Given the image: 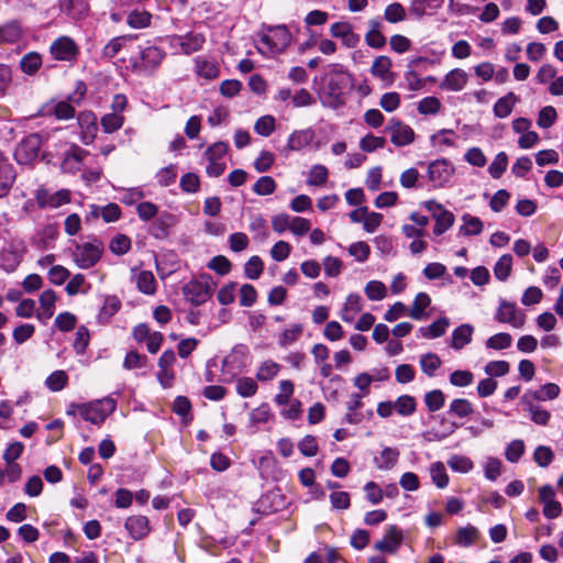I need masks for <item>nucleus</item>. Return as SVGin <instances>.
<instances>
[{"mask_svg":"<svg viewBox=\"0 0 563 563\" xmlns=\"http://www.w3.org/2000/svg\"><path fill=\"white\" fill-rule=\"evenodd\" d=\"M467 81V73L462 68H454L445 75L440 88L449 91H460L466 86Z\"/></svg>","mask_w":563,"mask_h":563,"instance_id":"obj_20","label":"nucleus"},{"mask_svg":"<svg viewBox=\"0 0 563 563\" xmlns=\"http://www.w3.org/2000/svg\"><path fill=\"white\" fill-rule=\"evenodd\" d=\"M393 62L390 57L380 55L377 56L371 66V74L379 79L385 86H390L395 80V74L391 70Z\"/></svg>","mask_w":563,"mask_h":563,"instance_id":"obj_15","label":"nucleus"},{"mask_svg":"<svg viewBox=\"0 0 563 563\" xmlns=\"http://www.w3.org/2000/svg\"><path fill=\"white\" fill-rule=\"evenodd\" d=\"M246 365V351L244 346H236L223 360V373L228 372L230 377L241 373Z\"/></svg>","mask_w":563,"mask_h":563,"instance_id":"obj_18","label":"nucleus"},{"mask_svg":"<svg viewBox=\"0 0 563 563\" xmlns=\"http://www.w3.org/2000/svg\"><path fill=\"white\" fill-rule=\"evenodd\" d=\"M333 37L341 40L342 44L349 48H354L361 41L358 34L353 30L349 22H335L330 27Z\"/></svg>","mask_w":563,"mask_h":563,"instance_id":"obj_14","label":"nucleus"},{"mask_svg":"<svg viewBox=\"0 0 563 563\" xmlns=\"http://www.w3.org/2000/svg\"><path fill=\"white\" fill-rule=\"evenodd\" d=\"M431 298L426 292H419L413 299V303L408 311V316L415 320H422L424 318V310L430 306Z\"/></svg>","mask_w":563,"mask_h":563,"instance_id":"obj_32","label":"nucleus"},{"mask_svg":"<svg viewBox=\"0 0 563 563\" xmlns=\"http://www.w3.org/2000/svg\"><path fill=\"white\" fill-rule=\"evenodd\" d=\"M329 172L323 165H314L309 172L308 175V185L310 186H321L328 179Z\"/></svg>","mask_w":563,"mask_h":563,"instance_id":"obj_60","label":"nucleus"},{"mask_svg":"<svg viewBox=\"0 0 563 563\" xmlns=\"http://www.w3.org/2000/svg\"><path fill=\"white\" fill-rule=\"evenodd\" d=\"M560 387L556 384L548 383L541 387L540 390L533 393H527L523 396V401L529 402L530 398L536 400H551L559 396Z\"/></svg>","mask_w":563,"mask_h":563,"instance_id":"obj_30","label":"nucleus"},{"mask_svg":"<svg viewBox=\"0 0 563 563\" xmlns=\"http://www.w3.org/2000/svg\"><path fill=\"white\" fill-rule=\"evenodd\" d=\"M450 412L464 418L473 413V406L467 399H454L450 405Z\"/></svg>","mask_w":563,"mask_h":563,"instance_id":"obj_63","label":"nucleus"},{"mask_svg":"<svg viewBox=\"0 0 563 563\" xmlns=\"http://www.w3.org/2000/svg\"><path fill=\"white\" fill-rule=\"evenodd\" d=\"M430 475L433 484L439 488H445L449 485V475L442 462H434L430 466Z\"/></svg>","mask_w":563,"mask_h":563,"instance_id":"obj_42","label":"nucleus"},{"mask_svg":"<svg viewBox=\"0 0 563 563\" xmlns=\"http://www.w3.org/2000/svg\"><path fill=\"white\" fill-rule=\"evenodd\" d=\"M496 319L501 323H508L512 328H522L526 314L515 303L503 300L496 311Z\"/></svg>","mask_w":563,"mask_h":563,"instance_id":"obj_12","label":"nucleus"},{"mask_svg":"<svg viewBox=\"0 0 563 563\" xmlns=\"http://www.w3.org/2000/svg\"><path fill=\"white\" fill-rule=\"evenodd\" d=\"M78 123L81 130V142L86 145L91 144L98 132L96 115L92 112H82L78 115Z\"/></svg>","mask_w":563,"mask_h":563,"instance_id":"obj_19","label":"nucleus"},{"mask_svg":"<svg viewBox=\"0 0 563 563\" xmlns=\"http://www.w3.org/2000/svg\"><path fill=\"white\" fill-rule=\"evenodd\" d=\"M474 327L470 323H464L455 328L451 335L450 346L456 351L462 350L472 342Z\"/></svg>","mask_w":563,"mask_h":563,"instance_id":"obj_24","label":"nucleus"},{"mask_svg":"<svg viewBox=\"0 0 563 563\" xmlns=\"http://www.w3.org/2000/svg\"><path fill=\"white\" fill-rule=\"evenodd\" d=\"M103 254V244L95 239L90 242L77 244L73 251V260L81 269L93 267Z\"/></svg>","mask_w":563,"mask_h":563,"instance_id":"obj_4","label":"nucleus"},{"mask_svg":"<svg viewBox=\"0 0 563 563\" xmlns=\"http://www.w3.org/2000/svg\"><path fill=\"white\" fill-rule=\"evenodd\" d=\"M205 42V36L195 32L187 33L186 35H174L169 38L170 47L174 48L176 53L185 55L200 51Z\"/></svg>","mask_w":563,"mask_h":563,"instance_id":"obj_9","label":"nucleus"},{"mask_svg":"<svg viewBox=\"0 0 563 563\" xmlns=\"http://www.w3.org/2000/svg\"><path fill=\"white\" fill-rule=\"evenodd\" d=\"M399 457V451L393 448H385L379 456L375 457V464L379 470L393 468Z\"/></svg>","mask_w":563,"mask_h":563,"instance_id":"obj_33","label":"nucleus"},{"mask_svg":"<svg viewBox=\"0 0 563 563\" xmlns=\"http://www.w3.org/2000/svg\"><path fill=\"white\" fill-rule=\"evenodd\" d=\"M280 371V365L273 360L262 362L257 369L255 377L258 382H269L274 379Z\"/></svg>","mask_w":563,"mask_h":563,"instance_id":"obj_29","label":"nucleus"},{"mask_svg":"<svg viewBox=\"0 0 563 563\" xmlns=\"http://www.w3.org/2000/svg\"><path fill=\"white\" fill-rule=\"evenodd\" d=\"M427 174L434 188H443L452 180L455 167L450 161L440 158L428 164Z\"/></svg>","mask_w":563,"mask_h":563,"instance_id":"obj_6","label":"nucleus"},{"mask_svg":"<svg viewBox=\"0 0 563 563\" xmlns=\"http://www.w3.org/2000/svg\"><path fill=\"white\" fill-rule=\"evenodd\" d=\"M14 180V168L0 152V198L9 194Z\"/></svg>","mask_w":563,"mask_h":563,"instance_id":"obj_22","label":"nucleus"},{"mask_svg":"<svg viewBox=\"0 0 563 563\" xmlns=\"http://www.w3.org/2000/svg\"><path fill=\"white\" fill-rule=\"evenodd\" d=\"M42 66V56L36 52L25 54L20 60L23 73L34 75Z\"/></svg>","mask_w":563,"mask_h":563,"instance_id":"obj_36","label":"nucleus"},{"mask_svg":"<svg viewBox=\"0 0 563 563\" xmlns=\"http://www.w3.org/2000/svg\"><path fill=\"white\" fill-rule=\"evenodd\" d=\"M435 225L433 232L435 235L443 234L449 228L453 225L454 216L452 212L445 210L440 213H435Z\"/></svg>","mask_w":563,"mask_h":563,"instance_id":"obj_53","label":"nucleus"},{"mask_svg":"<svg viewBox=\"0 0 563 563\" xmlns=\"http://www.w3.org/2000/svg\"><path fill=\"white\" fill-rule=\"evenodd\" d=\"M115 409V401L110 398L84 404L79 407V413L84 420L99 424Z\"/></svg>","mask_w":563,"mask_h":563,"instance_id":"obj_5","label":"nucleus"},{"mask_svg":"<svg viewBox=\"0 0 563 563\" xmlns=\"http://www.w3.org/2000/svg\"><path fill=\"white\" fill-rule=\"evenodd\" d=\"M21 27L16 23H8L0 26V45L12 44L20 40Z\"/></svg>","mask_w":563,"mask_h":563,"instance_id":"obj_41","label":"nucleus"},{"mask_svg":"<svg viewBox=\"0 0 563 563\" xmlns=\"http://www.w3.org/2000/svg\"><path fill=\"white\" fill-rule=\"evenodd\" d=\"M131 239L128 235L118 234L111 240L109 249L115 255H123L131 250Z\"/></svg>","mask_w":563,"mask_h":563,"instance_id":"obj_54","label":"nucleus"},{"mask_svg":"<svg viewBox=\"0 0 563 563\" xmlns=\"http://www.w3.org/2000/svg\"><path fill=\"white\" fill-rule=\"evenodd\" d=\"M214 287L211 276L202 274L184 285L183 295L191 305L200 306L208 301Z\"/></svg>","mask_w":563,"mask_h":563,"instance_id":"obj_2","label":"nucleus"},{"mask_svg":"<svg viewBox=\"0 0 563 563\" xmlns=\"http://www.w3.org/2000/svg\"><path fill=\"white\" fill-rule=\"evenodd\" d=\"M254 130L262 136H269L275 130V118L273 115L261 117L255 122Z\"/></svg>","mask_w":563,"mask_h":563,"instance_id":"obj_62","label":"nucleus"},{"mask_svg":"<svg viewBox=\"0 0 563 563\" xmlns=\"http://www.w3.org/2000/svg\"><path fill=\"white\" fill-rule=\"evenodd\" d=\"M54 59L62 62H73L79 54V49L73 38L60 36L56 38L49 47Z\"/></svg>","mask_w":563,"mask_h":563,"instance_id":"obj_11","label":"nucleus"},{"mask_svg":"<svg viewBox=\"0 0 563 563\" xmlns=\"http://www.w3.org/2000/svg\"><path fill=\"white\" fill-rule=\"evenodd\" d=\"M59 7L74 19L82 16L87 10L82 0H59Z\"/></svg>","mask_w":563,"mask_h":563,"instance_id":"obj_43","label":"nucleus"},{"mask_svg":"<svg viewBox=\"0 0 563 563\" xmlns=\"http://www.w3.org/2000/svg\"><path fill=\"white\" fill-rule=\"evenodd\" d=\"M42 136L40 134H30L18 145L14 152V158L18 164H31L38 156L42 146Z\"/></svg>","mask_w":563,"mask_h":563,"instance_id":"obj_8","label":"nucleus"},{"mask_svg":"<svg viewBox=\"0 0 563 563\" xmlns=\"http://www.w3.org/2000/svg\"><path fill=\"white\" fill-rule=\"evenodd\" d=\"M264 269L263 261L260 256H252L245 263L244 273L250 279H257Z\"/></svg>","mask_w":563,"mask_h":563,"instance_id":"obj_58","label":"nucleus"},{"mask_svg":"<svg viewBox=\"0 0 563 563\" xmlns=\"http://www.w3.org/2000/svg\"><path fill=\"white\" fill-rule=\"evenodd\" d=\"M276 181L271 176H262L253 186V191L258 196H267L275 191Z\"/></svg>","mask_w":563,"mask_h":563,"instance_id":"obj_57","label":"nucleus"},{"mask_svg":"<svg viewBox=\"0 0 563 563\" xmlns=\"http://www.w3.org/2000/svg\"><path fill=\"white\" fill-rule=\"evenodd\" d=\"M511 268L512 256L510 254H504L494 266V275L498 280L505 282L510 276Z\"/></svg>","mask_w":563,"mask_h":563,"instance_id":"obj_40","label":"nucleus"},{"mask_svg":"<svg viewBox=\"0 0 563 563\" xmlns=\"http://www.w3.org/2000/svg\"><path fill=\"white\" fill-rule=\"evenodd\" d=\"M362 310V299L357 294H350L346 297L345 303L340 313L341 319L345 322H352L356 316Z\"/></svg>","mask_w":563,"mask_h":563,"instance_id":"obj_26","label":"nucleus"},{"mask_svg":"<svg viewBox=\"0 0 563 563\" xmlns=\"http://www.w3.org/2000/svg\"><path fill=\"white\" fill-rule=\"evenodd\" d=\"M57 297L55 291L48 289L41 294L40 296V309L36 312V318L46 323L48 319H51L55 312V303Z\"/></svg>","mask_w":563,"mask_h":563,"instance_id":"obj_23","label":"nucleus"},{"mask_svg":"<svg viewBox=\"0 0 563 563\" xmlns=\"http://www.w3.org/2000/svg\"><path fill=\"white\" fill-rule=\"evenodd\" d=\"M228 152V144L224 142H217L210 145L205 152V158L208 161L206 172L211 177H219L225 170V163L223 161Z\"/></svg>","mask_w":563,"mask_h":563,"instance_id":"obj_7","label":"nucleus"},{"mask_svg":"<svg viewBox=\"0 0 563 563\" xmlns=\"http://www.w3.org/2000/svg\"><path fill=\"white\" fill-rule=\"evenodd\" d=\"M313 137L314 133L310 129L295 131L289 135L287 146L291 151H300L308 146Z\"/></svg>","mask_w":563,"mask_h":563,"instance_id":"obj_25","label":"nucleus"},{"mask_svg":"<svg viewBox=\"0 0 563 563\" xmlns=\"http://www.w3.org/2000/svg\"><path fill=\"white\" fill-rule=\"evenodd\" d=\"M517 101V96L514 92H508L506 96L498 99L495 103V115L500 119L507 118L511 113Z\"/></svg>","mask_w":563,"mask_h":563,"instance_id":"obj_31","label":"nucleus"},{"mask_svg":"<svg viewBox=\"0 0 563 563\" xmlns=\"http://www.w3.org/2000/svg\"><path fill=\"white\" fill-rule=\"evenodd\" d=\"M292 35L288 27L284 24L267 26L261 35L257 51L262 55L274 56L285 52L290 45Z\"/></svg>","mask_w":563,"mask_h":563,"instance_id":"obj_1","label":"nucleus"},{"mask_svg":"<svg viewBox=\"0 0 563 563\" xmlns=\"http://www.w3.org/2000/svg\"><path fill=\"white\" fill-rule=\"evenodd\" d=\"M508 157L505 152L498 153L488 167V172L493 178H499L506 170Z\"/></svg>","mask_w":563,"mask_h":563,"instance_id":"obj_59","label":"nucleus"},{"mask_svg":"<svg viewBox=\"0 0 563 563\" xmlns=\"http://www.w3.org/2000/svg\"><path fill=\"white\" fill-rule=\"evenodd\" d=\"M303 327L300 323H294L289 328L285 329L278 336V344L283 347H287L294 344L301 335Z\"/></svg>","mask_w":563,"mask_h":563,"instance_id":"obj_38","label":"nucleus"},{"mask_svg":"<svg viewBox=\"0 0 563 563\" xmlns=\"http://www.w3.org/2000/svg\"><path fill=\"white\" fill-rule=\"evenodd\" d=\"M448 465L452 471L459 473H468L474 467V463L470 457L459 454L452 455L448 460Z\"/></svg>","mask_w":563,"mask_h":563,"instance_id":"obj_48","label":"nucleus"},{"mask_svg":"<svg viewBox=\"0 0 563 563\" xmlns=\"http://www.w3.org/2000/svg\"><path fill=\"white\" fill-rule=\"evenodd\" d=\"M386 144V140L382 136H376L372 133L366 134L360 141V148L366 153H373L376 150L383 148Z\"/></svg>","mask_w":563,"mask_h":563,"instance_id":"obj_50","label":"nucleus"},{"mask_svg":"<svg viewBox=\"0 0 563 563\" xmlns=\"http://www.w3.org/2000/svg\"><path fill=\"white\" fill-rule=\"evenodd\" d=\"M124 117L120 113H107L101 118V126L106 133H113L122 128Z\"/></svg>","mask_w":563,"mask_h":563,"instance_id":"obj_44","label":"nucleus"},{"mask_svg":"<svg viewBox=\"0 0 563 563\" xmlns=\"http://www.w3.org/2000/svg\"><path fill=\"white\" fill-rule=\"evenodd\" d=\"M449 324L450 321L448 318H440L430 325L420 328V333L423 338L428 339L440 338L445 333Z\"/></svg>","mask_w":563,"mask_h":563,"instance_id":"obj_34","label":"nucleus"},{"mask_svg":"<svg viewBox=\"0 0 563 563\" xmlns=\"http://www.w3.org/2000/svg\"><path fill=\"white\" fill-rule=\"evenodd\" d=\"M441 364L442 362L440 357L434 353H427L420 357L421 369L428 376H433L440 368Z\"/></svg>","mask_w":563,"mask_h":563,"instance_id":"obj_45","label":"nucleus"},{"mask_svg":"<svg viewBox=\"0 0 563 563\" xmlns=\"http://www.w3.org/2000/svg\"><path fill=\"white\" fill-rule=\"evenodd\" d=\"M152 14L145 10H133L126 16V23L132 29H145L150 26Z\"/></svg>","mask_w":563,"mask_h":563,"instance_id":"obj_35","label":"nucleus"},{"mask_svg":"<svg viewBox=\"0 0 563 563\" xmlns=\"http://www.w3.org/2000/svg\"><path fill=\"white\" fill-rule=\"evenodd\" d=\"M512 343V338L509 333L500 332L497 334L492 335L486 341V347L500 351L508 349Z\"/></svg>","mask_w":563,"mask_h":563,"instance_id":"obj_51","label":"nucleus"},{"mask_svg":"<svg viewBox=\"0 0 563 563\" xmlns=\"http://www.w3.org/2000/svg\"><path fill=\"white\" fill-rule=\"evenodd\" d=\"M36 202L41 208H58L70 201V191L68 189H60L51 192L45 188H40L35 195Z\"/></svg>","mask_w":563,"mask_h":563,"instance_id":"obj_13","label":"nucleus"},{"mask_svg":"<svg viewBox=\"0 0 563 563\" xmlns=\"http://www.w3.org/2000/svg\"><path fill=\"white\" fill-rule=\"evenodd\" d=\"M166 56L164 49L147 43L140 46V56L132 60V68L140 74H153Z\"/></svg>","mask_w":563,"mask_h":563,"instance_id":"obj_3","label":"nucleus"},{"mask_svg":"<svg viewBox=\"0 0 563 563\" xmlns=\"http://www.w3.org/2000/svg\"><path fill=\"white\" fill-rule=\"evenodd\" d=\"M125 529L129 531L131 538L141 540L145 538L150 531V521L145 516H131L125 520Z\"/></svg>","mask_w":563,"mask_h":563,"instance_id":"obj_21","label":"nucleus"},{"mask_svg":"<svg viewBox=\"0 0 563 563\" xmlns=\"http://www.w3.org/2000/svg\"><path fill=\"white\" fill-rule=\"evenodd\" d=\"M441 109V101L437 97H426L418 102V112L420 114H437Z\"/></svg>","mask_w":563,"mask_h":563,"instance_id":"obj_56","label":"nucleus"},{"mask_svg":"<svg viewBox=\"0 0 563 563\" xmlns=\"http://www.w3.org/2000/svg\"><path fill=\"white\" fill-rule=\"evenodd\" d=\"M67 378L64 371H55L46 378V386L52 391H59L66 386Z\"/></svg>","mask_w":563,"mask_h":563,"instance_id":"obj_64","label":"nucleus"},{"mask_svg":"<svg viewBox=\"0 0 563 563\" xmlns=\"http://www.w3.org/2000/svg\"><path fill=\"white\" fill-rule=\"evenodd\" d=\"M365 294L369 300H383L387 296V288L379 280H371L365 286Z\"/></svg>","mask_w":563,"mask_h":563,"instance_id":"obj_49","label":"nucleus"},{"mask_svg":"<svg viewBox=\"0 0 563 563\" xmlns=\"http://www.w3.org/2000/svg\"><path fill=\"white\" fill-rule=\"evenodd\" d=\"M197 74L208 80L216 79L219 76L220 69L216 62L206 58H196Z\"/></svg>","mask_w":563,"mask_h":563,"instance_id":"obj_28","label":"nucleus"},{"mask_svg":"<svg viewBox=\"0 0 563 563\" xmlns=\"http://www.w3.org/2000/svg\"><path fill=\"white\" fill-rule=\"evenodd\" d=\"M87 154V151L82 150L76 144H71L60 164L62 170L68 174L77 173L78 170H80L82 166V161Z\"/></svg>","mask_w":563,"mask_h":563,"instance_id":"obj_17","label":"nucleus"},{"mask_svg":"<svg viewBox=\"0 0 563 563\" xmlns=\"http://www.w3.org/2000/svg\"><path fill=\"white\" fill-rule=\"evenodd\" d=\"M136 38V35H121L113 37L110 42L103 47L102 55L107 58L114 57L121 48L126 44L128 41Z\"/></svg>","mask_w":563,"mask_h":563,"instance_id":"obj_39","label":"nucleus"},{"mask_svg":"<svg viewBox=\"0 0 563 563\" xmlns=\"http://www.w3.org/2000/svg\"><path fill=\"white\" fill-rule=\"evenodd\" d=\"M135 278L140 291L146 295H153L156 291V280L152 272L142 271Z\"/></svg>","mask_w":563,"mask_h":563,"instance_id":"obj_37","label":"nucleus"},{"mask_svg":"<svg viewBox=\"0 0 563 563\" xmlns=\"http://www.w3.org/2000/svg\"><path fill=\"white\" fill-rule=\"evenodd\" d=\"M402 532L396 526H389L382 540L375 543V549L393 554L395 553L402 542Z\"/></svg>","mask_w":563,"mask_h":563,"instance_id":"obj_16","label":"nucleus"},{"mask_svg":"<svg viewBox=\"0 0 563 563\" xmlns=\"http://www.w3.org/2000/svg\"><path fill=\"white\" fill-rule=\"evenodd\" d=\"M478 538V529L472 525H467L457 529L454 542L460 547L467 548L474 544Z\"/></svg>","mask_w":563,"mask_h":563,"instance_id":"obj_27","label":"nucleus"},{"mask_svg":"<svg viewBox=\"0 0 563 563\" xmlns=\"http://www.w3.org/2000/svg\"><path fill=\"white\" fill-rule=\"evenodd\" d=\"M384 16L390 23H398L406 19V11L400 3L395 2L386 7Z\"/></svg>","mask_w":563,"mask_h":563,"instance_id":"obj_61","label":"nucleus"},{"mask_svg":"<svg viewBox=\"0 0 563 563\" xmlns=\"http://www.w3.org/2000/svg\"><path fill=\"white\" fill-rule=\"evenodd\" d=\"M386 132L390 134V142L398 147L411 144L416 136L411 126L395 119L389 121Z\"/></svg>","mask_w":563,"mask_h":563,"instance_id":"obj_10","label":"nucleus"},{"mask_svg":"<svg viewBox=\"0 0 563 563\" xmlns=\"http://www.w3.org/2000/svg\"><path fill=\"white\" fill-rule=\"evenodd\" d=\"M463 225L461 227V233L464 235H477L483 231V222L479 218L465 214L462 218Z\"/></svg>","mask_w":563,"mask_h":563,"instance_id":"obj_47","label":"nucleus"},{"mask_svg":"<svg viewBox=\"0 0 563 563\" xmlns=\"http://www.w3.org/2000/svg\"><path fill=\"white\" fill-rule=\"evenodd\" d=\"M295 391V387L291 380L283 379L279 382V391L275 396L274 400L279 406L289 404Z\"/></svg>","mask_w":563,"mask_h":563,"instance_id":"obj_52","label":"nucleus"},{"mask_svg":"<svg viewBox=\"0 0 563 563\" xmlns=\"http://www.w3.org/2000/svg\"><path fill=\"white\" fill-rule=\"evenodd\" d=\"M257 391V384L252 377H240L236 380V393L244 398L252 397Z\"/></svg>","mask_w":563,"mask_h":563,"instance_id":"obj_55","label":"nucleus"},{"mask_svg":"<svg viewBox=\"0 0 563 563\" xmlns=\"http://www.w3.org/2000/svg\"><path fill=\"white\" fill-rule=\"evenodd\" d=\"M395 411L404 417L410 416L416 410V400L412 396L402 395L394 402Z\"/></svg>","mask_w":563,"mask_h":563,"instance_id":"obj_46","label":"nucleus"}]
</instances>
